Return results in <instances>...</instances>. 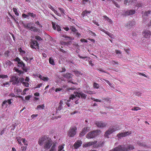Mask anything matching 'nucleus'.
I'll use <instances>...</instances> for the list:
<instances>
[{
  "label": "nucleus",
  "mask_w": 151,
  "mask_h": 151,
  "mask_svg": "<svg viewBox=\"0 0 151 151\" xmlns=\"http://www.w3.org/2000/svg\"><path fill=\"white\" fill-rule=\"evenodd\" d=\"M78 57L81 58L82 59H85L86 58V60H89L90 59V58L89 57H87V56H84V57H82L80 55H78Z\"/></svg>",
  "instance_id": "27"
},
{
  "label": "nucleus",
  "mask_w": 151,
  "mask_h": 151,
  "mask_svg": "<svg viewBox=\"0 0 151 151\" xmlns=\"http://www.w3.org/2000/svg\"><path fill=\"white\" fill-rule=\"evenodd\" d=\"M63 76L65 78L69 79L72 78V75L70 73H67L63 74Z\"/></svg>",
  "instance_id": "20"
},
{
  "label": "nucleus",
  "mask_w": 151,
  "mask_h": 151,
  "mask_svg": "<svg viewBox=\"0 0 151 151\" xmlns=\"http://www.w3.org/2000/svg\"><path fill=\"white\" fill-rule=\"evenodd\" d=\"M7 77H8V76L6 75H0V78H2V79L6 78Z\"/></svg>",
  "instance_id": "41"
},
{
  "label": "nucleus",
  "mask_w": 151,
  "mask_h": 151,
  "mask_svg": "<svg viewBox=\"0 0 151 151\" xmlns=\"http://www.w3.org/2000/svg\"><path fill=\"white\" fill-rule=\"evenodd\" d=\"M101 131L99 130H96L89 132L86 135L87 138L90 139L95 137L97 135H99Z\"/></svg>",
  "instance_id": "4"
},
{
  "label": "nucleus",
  "mask_w": 151,
  "mask_h": 151,
  "mask_svg": "<svg viewBox=\"0 0 151 151\" xmlns=\"http://www.w3.org/2000/svg\"><path fill=\"white\" fill-rule=\"evenodd\" d=\"M113 3L117 7H119V5L117 4L116 2L115 1H113Z\"/></svg>",
  "instance_id": "63"
},
{
  "label": "nucleus",
  "mask_w": 151,
  "mask_h": 151,
  "mask_svg": "<svg viewBox=\"0 0 151 151\" xmlns=\"http://www.w3.org/2000/svg\"><path fill=\"white\" fill-rule=\"evenodd\" d=\"M38 143L40 146H42L44 144V148L46 149L50 148L49 150L51 149L54 145H55V148L57 151V143H54L50 137H47V135H44L40 137L39 139Z\"/></svg>",
  "instance_id": "1"
},
{
  "label": "nucleus",
  "mask_w": 151,
  "mask_h": 151,
  "mask_svg": "<svg viewBox=\"0 0 151 151\" xmlns=\"http://www.w3.org/2000/svg\"><path fill=\"white\" fill-rule=\"evenodd\" d=\"M62 37L66 39H69V40L72 39H71L70 37L66 35H63Z\"/></svg>",
  "instance_id": "49"
},
{
  "label": "nucleus",
  "mask_w": 151,
  "mask_h": 151,
  "mask_svg": "<svg viewBox=\"0 0 151 151\" xmlns=\"http://www.w3.org/2000/svg\"><path fill=\"white\" fill-rule=\"evenodd\" d=\"M62 90V88H56L55 89V92H57L58 91H60Z\"/></svg>",
  "instance_id": "62"
},
{
  "label": "nucleus",
  "mask_w": 151,
  "mask_h": 151,
  "mask_svg": "<svg viewBox=\"0 0 151 151\" xmlns=\"http://www.w3.org/2000/svg\"><path fill=\"white\" fill-rule=\"evenodd\" d=\"M23 26L25 28H27L30 29L31 27V26L33 24L31 22H30L29 23L27 24H25L24 23H22Z\"/></svg>",
  "instance_id": "22"
},
{
  "label": "nucleus",
  "mask_w": 151,
  "mask_h": 151,
  "mask_svg": "<svg viewBox=\"0 0 151 151\" xmlns=\"http://www.w3.org/2000/svg\"><path fill=\"white\" fill-rule=\"evenodd\" d=\"M58 9L60 11V12H61L62 14H65V13L64 12V10L63 8H59Z\"/></svg>",
  "instance_id": "37"
},
{
  "label": "nucleus",
  "mask_w": 151,
  "mask_h": 151,
  "mask_svg": "<svg viewBox=\"0 0 151 151\" xmlns=\"http://www.w3.org/2000/svg\"><path fill=\"white\" fill-rule=\"evenodd\" d=\"M134 149V146L132 145H119L109 151H128Z\"/></svg>",
  "instance_id": "2"
},
{
  "label": "nucleus",
  "mask_w": 151,
  "mask_h": 151,
  "mask_svg": "<svg viewBox=\"0 0 151 151\" xmlns=\"http://www.w3.org/2000/svg\"><path fill=\"white\" fill-rule=\"evenodd\" d=\"M70 29L72 31L75 32H76L77 31L76 28L73 26H71L70 27Z\"/></svg>",
  "instance_id": "35"
},
{
  "label": "nucleus",
  "mask_w": 151,
  "mask_h": 151,
  "mask_svg": "<svg viewBox=\"0 0 151 151\" xmlns=\"http://www.w3.org/2000/svg\"><path fill=\"white\" fill-rule=\"evenodd\" d=\"M70 99H69L67 101L66 104L69 107L70 106V104H69V102L70 101Z\"/></svg>",
  "instance_id": "64"
},
{
  "label": "nucleus",
  "mask_w": 151,
  "mask_h": 151,
  "mask_svg": "<svg viewBox=\"0 0 151 151\" xmlns=\"http://www.w3.org/2000/svg\"><path fill=\"white\" fill-rule=\"evenodd\" d=\"M13 10L14 12V13L15 15H16L17 16H18L19 15V13H18L17 12V9L16 8H13Z\"/></svg>",
  "instance_id": "33"
},
{
  "label": "nucleus",
  "mask_w": 151,
  "mask_h": 151,
  "mask_svg": "<svg viewBox=\"0 0 151 151\" xmlns=\"http://www.w3.org/2000/svg\"><path fill=\"white\" fill-rule=\"evenodd\" d=\"M96 126L99 128L105 127L107 126V123L103 121H96L95 123Z\"/></svg>",
  "instance_id": "10"
},
{
  "label": "nucleus",
  "mask_w": 151,
  "mask_h": 151,
  "mask_svg": "<svg viewBox=\"0 0 151 151\" xmlns=\"http://www.w3.org/2000/svg\"><path fill=\"white\" fill-rule=\"evenodd\" d=\"M9 50H8L5 52L4 53V55L6 57H7L9 56Z\"/></svg>",
  "instance_id": "50"
},
{
  "label": "nucleus",
  "mask_w": 151,
  "mask_h": 151,
  "mask_svg": "<svg viewBox=\"0 0 151 151\" xmlns=\"http://www.w3.org/2000/svg\"><path fill=\"white\" fill-rule=\"evenodd\" d=\"M10 82H12L13 84L18 85L19 84V77L17 76H13L11 79Z\"/></svg>",
  "instance_id": "8"
},
{
  "label": "nucleus",
  "mask_w": 151,
  "mask_h": 151,
  "mask_svg": "<svg viewBox=\"0 0 151 151\" xmlns=\"http://www.w3.org/2000/svg\"><path fill=\"white\" fill-rule=\"evenodd\" d=\"M22 142L23 143L26 145H27V142L26 141L25 139H23L22 140Z\"/></svg>",
  "instance_id": "56"
},
{
  "label": "nucleus",
  "mask_w": 151,
  "mask_h": 151,
  "mask_svg": "<svg viewBox=\"0 0 151 151\" xmlns=\"http://www.w3.org/2000/svg\"><path fill=\"white\" fill-rule=\"evenodd\" d=\"M88 1V0H83L82 4H86Z\"/></svg>",
  "instance_id": "58"
},
{
  "label": "nucleus",
  "mask_w": 151,
  "mask_h": 151,
  "mask_svg": "<svg viewBox=\"0 0 151 151\" xmlns=\"http://www.w3.org/2000/svg\"><path fill=\"white\" fill-rule=\"evenodd\" d=\"M62 109V106L59 105L58 107L56 109V112L58 113Z\"/></svg>",
  "instance_id": "36"
},
{
  "label": "nucleus",
  "mask_w": 151,
  "mask_h": 151,
  "mask_svg": "<svg viewBox=\"0 0 151 151\" xmlns=\"http://www.w3.org/2000/svg\"><path fill=\"white\" fill-rule=\"evenodd\" d=\"M100 80L102 81L103 80L105 81L110 86H112V84L110 83L109 81L104 79L102 80V79H101Z\"/></svg>",
  "instance_id": "38"
},
{
  "label": "nucleus",
  "mask_w": 151,
  "mask_h": 151,
  "mask_svg": "<svg viewBox=\"0 0 151 151\" xmlns=\"http://www.w3.org/2000/svg\"><path fill=\"white\" fill-rule=\"evenodd\" d=\"M73 79H68V81L69 83H73L74 84H77V83H74L73 81Z\"/></svg>",
  "instance_id": "39"
},
{
  "label": "nucleus",
  "mask_w": 151,
  "mask_h": 151,
  "mask_svg": "<svg viewBox=\"0 0 151 151\" xmlns=\"http://www.w3.org/2000/svg\"><path fill=\"white\" fill-rule=\"evenodd\" d=\"M136 6L138 7H142V4L141 3H137Z\"/></svg>",
  "instance_id": "60"
},
{
  "label": "nucleus",
  "mask_w": 151,
  "mask_h": 151,
  "mask_svg": "<svg viewBox=\"0 0 151 151\" xmlns=\"http://www.w3.org/2000/svg\"><path fill=\"white\" fill-rule=\"evenodd\" d=\"M64 148V147L62 145H60L58 147V151L62 150Z\"/></svg>",
  "instance_id": "52"
},
{
  "label": "nucleus",
  "mask_w": 151,
  "mask_h": 151,
  "mask_svg": "<svg viewBox=\"0 0 151 151\" xmlns=\"http://www.w3.org/2000/svg\"><path fill=\"white\" fill-rule=\"evenodd\" d=\"M35 38L38 41H40L42 40L41 37L38 35H37L35 37Z\"/></svg>",
  "instance_id": "40"
},
{
  "label": "nucleus",
  "mask_w": 151,
  "mask_h": 151,
  "mask_svg": "<svg viewBox=\"0 0 151 151\" xmlns=\"http://www.w3.org/2000/svg\"><path fill=\"white\" fill-rule=\"evenodd\" d=\"M48 6V8L51 9V10H52V11H53L55 10L53 7L50 5H49Z\"/></svg>",
  "instance_id": "57"
},
{
  "label": "nucleus",
  "mask_w": 151,
  "mask_h": 151,
  "mask_svg": "<svg viewBox=\"0 0 151 151\" xmlns=\"http://www.w3.org/2000/svg\"><path fill=\"white\" fill-rule=\"evenodd\" d=\"M28 14L29 16L31 17L32 18H34L36 17V14H34L33 13L29 12L28 13Z\"/></svg>",
  "instance_id": "26"
},
{
  "label": "nucleus",
  "mask_w": 151,
  "mask_h": 151,
  "mask_svg": "<svg viewBox=\"0 0 151 151\" xmlns=\"http://www.w3.org/2000/svg\"><path fill=\"white\" fill-rule=\"evenodd\" d=\"M131 133L130 132H128L119 133L117 134V137L119 138H121L122 137H124L127 135H129Z\"/></svg>",
  "instance_id": "11"
},
{
  "label": "nucleus",
  "mask_w": 151,
  "mask_h": 151,
  "mask_svg": "<svg viewBox=\"0 0 151 151\" xmlns=\"http://www.w3.org/2000/svg\"><path fill=\"white\" fill-rule=\"evenodd\" d=\"M80 41L82 42H88V41L87 40H86L84 39H81L80 40Z\"/></svg>",
  "instance_id": "59"
},
{
  "label": "nucleus",
  "mask_w": 151,
  "mask_h": 151,
  "mask_svg": "<svg viewBox=\"0 0 151 151\" xmlns=\"http://www.w3.org/2000/svg\"><path fill=\"white\" fill-rule=\"evenodd\" d=\"M138 145L140 146H142L143 147H145L146 146L145 144H144L143 142H139L138 143Z\"/></svg>",
  "instance_id": "48"
},
{
  "label": "nucleus",
  "mask_w": 151,
  "mask_h": 151,
  "mask_svg": "<svg viewBox=\"0 0 151 151\" xmlns=\"http://www.w3.org/2000/svg\"><path fill=\"white\" fill-rule=\"evenodd\" d=\"M45 107V106L44 105V104H42V105H39L37 106V109H44V108Z\"/></svg>",
  "instance_id": "32"
},
{
  "label": "nucleus",
  "mask_w": 151,
  "mask_h": 151,
  "mask_svg": "<svg viewBox=\"0 0 151 151\" xmlns=\"http://www.w3.org/2000/svg\"><path fill=\"white\" fill-rule=\"evenodd\" d=\"M137 0H129V3L132 4L134 3Z\"/></svg>",
  "instance_id": "45"
},
{
  "label": "nucleus",
  "mask_w": 151,
  "mask_h": 151,
  "mask_svg": "<svg viewBox=\"0 0 151 151\" xmlns=\"http://www.w3.org/2000/svg\"><path fill=\"white\" fill-rule=\"evenodd\" d=\"M82 143L81 140H78L74 144L73 146L75 149L78 148L81 145Z\"/></svg>",
  "instance_id": "13"
},
{
  "label": "nucleus",
  "mask_w": 151,
  "mask_h": 151,
  "mask_svg": "<svg viewBox=\"0 0 151 151\" xmlns=\"http://www.w3.org/2000/svg\"><path fill=\"white\" fill-rule=\"evenodd\" d=\"M106 20L109 24H112V20L109 18Z\"/></svg>",
  "instance_id": "54"
},
{
  "label": "nucleus",
  "mask_w": 151,
  "mask_h": 151,
  "mask_svg": "<svg viewBox=\"0 0 151 151\" xmlns=\"http://www.w3.org/2000/svg\"><path fill=\"white\" fill-rule=\"evenodd\" d=\"M49 62L50 64L52 65H54L55 64L54 60L52 58L50 57L49 58Z\"/></svg>",
  "instance_id": "25"
},
{
  "label": "nucleus",
  "mask_w": 151,
  "mask_h": 151,
  "mask_svg": "<svg viewBox=\"0 0 151 151\" xmlns=\"http://www.w3.org/2000/svg\"><path fill=\"white\" fill-rule=\"evenodd\" d=\"M103 32H104L105 33L108 35L109 36H110V35H111V34L108 31H106L105 30H103L102 31Z\"/></svg>",
  "instance_id": "53"
},
{
  "label": "nucleus",
  "mask_w": 151,
  "mask_h": 151,
  "mask_svg": "<svg viewBox=\"0 0 151 151\" xmlns=\"http://www.w3.org/2000/svg\"><path fill=\"white\" fill-rule=\"evenodd\" d=\"M55 145H54L52 147L51 149L49 150V151H56V150L55 148Z\"/></svg>",
  "instance_id": "47"
},
{
  "label": "nucleus",
  "mask_w": 151,
  "mask_h": 151,
  "mask_svg": "<svg viewBox=\"0 0 151 151\" xmlns=\"http://www.w3.org/2000/svg\"><path fill=\"white\" fill-rule=\"evenodd\" d=\"M31 31L34 32H37L38 31V29L35 27H31L30 29H29Z\"/></svg>",
  "instance_id": "31"
},
{
  "label": "nucleus",
  "mask_w": 151,
  "mask_h": 151,
  "mask_svg": "<svg viewBox=\"0 0 151 151\" xmlns=\"http://www.w3.org/2000/svg\"><path fill=\"white\" fill-rule=\"evenodd\" d=\"M135 11L134 10H128L125 12L126 15H132L134 14Z\"/></svg>",
  "instance_id": "18"
},
{
  "label": "nucleus",
  "mask_w": 151,
  "mask_h": 151,
  "mask_svg": "<svg viewBox=\"0 0 151 151\" xmlns=\"http://www.w3.org/2000/svg\"><path fill=\"white\" fill-rule=\"evenodd\" d=\"M120 129L119 127L118 126H113L112 127L109 128L108 130L106 132L104 136L105 137H106L108 138L109 137H108L109 135L115 131Z\"/></svg>",
  "instance_id": "3"
},
{
  "label": "nucleus",
  "mask_w": 151,
  "mask_h": 151,
  "mask_svg": "<svg viewBox=\"0 0 151 151\" xmlns=\"http://www.w3.org/2000/svg\"><path fill=\"white\" fill-rule=\"evenodd\" d=\"M19 84L20 83V82L21 83H22L24 82V79L23 78L21 77L20 78H19Z\"/></svg>",
  "instance_id": "43"
},
{
  "label": "nucleus",
  "mask_w": 151,
  "mask_h": 151,
  "mask_svg": "<svg viewBox=\"0 0 151 151\" xmlns=\"http://www.w3.org/2000/svg\"><path fill=\"white\" fill-rule=\"evenodd\" d=\"M97 141H94V142H90L83 145V147H87L93 145H94L97 143Z\"/></svg>",
  "instance_id": "15"
},
{
  "label": "nucleus",
  "mask_w": 151,
  "mask_h": 151,
  "mask_svg": "<svg viewBox=\"0 0 151 151\" xmlns=\"http://www.w3.org/2000/svg\"><path fill=\"white\" fill-rule=\"evenodd\" d=\"M22 17L24 18H27V17H29L28 15H26L25 14H23L22 15Z\"/></svg>",
  "instance_id": "55"
},
{
  "label": "nucleus",
  "mask_w": 151,
  "mask_h": 151,
  "mask_svg": "<svg viewBox=\"0 0 151 151\" xmlns=\"http://www.w3.org/2000/svg\"><path fill=\"white\" fill-rule=\"evenodd\" d=\"M151 11L150 10H148L146 12H145V13H144V14L143 15V16H148L150 14Z\"/></svg>",
  "instance_id": "28"
},
{
  "label": "nucleus",
  "mask_w": 151,
  "mask_h": 151,
  "mask_svg": "<svg viewBox=\"0 0 151 151\" xmlns=\"http://www.w3.org/2000/svg\"><path fill=\"white\" fill-rule=\"evenodd\" d=\"M142 35L144 38H149L151 35V32L148 30H144L142 32Z\"/></svg>",
  "instance_id": "7"
},
{
  "label": "nucleus",
  "mask_w": 151,
  "mask_h": 151,
  "mask_svg": "<svg viewBox=\"0 0 151 151\" xmlns=\"http://www.w3.org/2000/svg\"><path fill=\"white\" fill-rule=\"evenodd\" d=\"M91 13V11H90L85 10L83 11L81 14V15L83 18L84 19L85 17L87 16L88 14H90Z\"/></svg>",
  "instance_id": "21"
},
{
  "label": "nucleus",
  "mask_w": 151,
  "mask_h": 151,
  "mask_svg": "<svg viewBox=\"0 0 151 151\" xmlns=\"http://www.w3.org/2000/svg\"><path fill=\"white\" fill-rule=\"evenodd\" d=\"M52 28L54 29L55 30L56 29L57 31L58 32L61 31V29L59 25H57L55 26V23L53 22H52Z\"/></svg>",
  "instance_id": "14"
},
{
  "label": "nucleus",
  "mask_w": 151,
  "mask_h": 151,
  "mask_svg": "<svg viewBox=\"0 0 151 151\" xmlns=\"http://www.w3.org/2000/svg\"><path fill=\"white\" fill-rule=\"evenodd\" d=\"M53 11L54 12L55 14H56L58 16L60 17L61 16V14L60 13H59L57 10L55 9Z\"/></svg>",
  "instance_id": "44"
},
{
  "label": "nucleus",
  "mask_w": 151,
  "mask_h": 151,
  "mask_svg": "<svg viewBox=\"0 0 151 151\" xmlns=\"http://www.w3.org/2000/svg\"><path fill=\"white\" fill-rule=\"evenodd\" d=\"M140 109H141V108L140 107H137V106H135L134 107V108H132V111H137L138 110H140Z\"/></svg>",
  "instance_id": "34"
},
{
  "label": "nucleus",
  "mask_w": 151,
  "mask_h": 151,
  "mask_svg": "<svg viewBox=\"0 0 151 151\" xmlns=\"http://www.w3.org/2000/svg\"><path fill=\"white\" fill-rule=\"evenodd\" d=\"M22 84L24 86H25L26 87H28L29 86V83L28 82H23L22 83Z\"/></svg>",
  "instance_id": "42"
},
{
  "label": "nucleus",
  "mask_w": 151,
  "mask_h": 151,
  "mask_svg": "<svg viewBox=\"0 0 151 151\" xmlns=\"http://www.w3.org/2000/svg\"><path fill=\"white\" fill-rule=\"evenodd\" d=\"M75 94H72L70 96L69 99H70H70H74L76 97H77V96H76V92L75 93Z\"/></svg>",
  "instance_id": "30"
},
{
  "label": "nucleus",
  "mask_w": 151,
  "mask_h": 151,
  "mask_svg": "<svg viewBox=\"0 0 151 151\" xmlns=\"http://www.w3.org/2000/svg\"><path fill=\"white\" fill-rule=\"evenodd\" d=\"M77 128L75 126L71 127L68 131V134L70 137H73L76 134Z\"/></svg>",
  "instance_id": "6"
},
{
  "label": "nucleus",
  "mask_w": 151,
  "mask_h": 151,
  "mask_svg": "<svg viewBox=\"0 0 151 151\" xmlns=\"http://www.w3.org/2000/svg\"><path fill=\"white\" fill-rule=\"evenodd\" d=\"M15 61L17 62V65L18 67L21 68L23 70L26 72L27 71V69L25 66V64L19 58L17 57L15 59Z\"/></svg>",
  "instance_id": "5"
},
{
  "label": "nucleus",
  "mask_w": 151,
  "mask_h": 151,
  "mask_svg": "<svg viewBox=\"0 0 151 151\" xmlns=\"http://www.w3.org/2000/svg\"><path fill=\"white\" fill-rule=\"evenodd\" d=\"M30 46L32 48H35V49L38 48V49L39 44L37 41L32 40Z\"/></svg>",
  "instance_id": "9"
},
{
  "label": "nucleus",
  "mask_w": 151,
  "mask_h": 151,
  "mask_svg": "<svg viewBox=\"0 0 151 151\" xmlns=\"http://www.w3.org/2000/svg\"><path fill=\"white\" fill-rule=\"evenodd\" d=\"M27 147V146H23L22 147H21V151H26Z\"/></svg>",
  "instance_id": "46"
},
{
  "label": "nucleus",
  "mask_w": 151,
  "mask_h": 151,
  "mask_svg": "<svg viewBox=\"0 0 151 151\" xmlns=\"http://www.w3.org/2000/svg\"><path fill=\"white\" fill-rule=\"evenodd\" d=\"M14 70L15 71H16V72H17V73H19V76H21V74H22L23 73V72L21 70H19L17 68L15 67L14 68Z\"/></svg>",
  "instance_id": "23"
},
{
  "label": "nucleus",
  "mask_w": 151,
  "mask_h": 151,
  "mask_svg": "<svg viewBox=\"0 0 151 151\" xmlns=\"http://www.w3.org/2000/svg\"><path fill=\"white\" fill-rule=\"evenodd\" d=\"M49 80V78L47 77H43L42 78V79L44 81H48Z\"/></svg>",
  "instance_id": "51"
},
{
  "label": "nucleus",
  "mask_w": 151,
  "mask_h": 151,
  "mask_svg": "<svg viewBox=\"0 0 151 151\" xmlns=\"http://www.w3.org/2000/svg\"><path fill=\"white\" fill-rule=\"evenodd\" d=\"M135 24V22L133 21H129L125 25V27L127 28H130L132 26L134 25Z\"/></svg>",
  "instance_id": "19"
},
{
  "label": "nucleus",
  "mask_w": 151,
  "mask_h": 151,
  "mask_svg": "<svg viewBox=\"0 0 151 151\" xmlns=\"http://www.w3.org/2000/svg\"><path fill=\"white\" fill-rule=\"evenodd\" d=\"M90 129V127H88L84 128L82 129V132L80 133V136L81 137L83 136L86 134V132L89 130Z\"/></svg>",
  "instance_id": "12"
},
{
  "label": "nucleus",
  "mask_w": 151,
  "mask_h": 151,
  "mask_svg": "<svg viewBox=\"0 0 151 151\" xmlns=\"http://www.w3.org/2000/svg\"><path fill=\"white\" fill-rule=\"evenodd\" d=\"M35 24H37V25H38L40 27H42V25H40V22L39 21H37L35 22Z\"/></svg>",
  "instance_id": "61"
},
{
  "label": "nucleus",
  "mask_w": 151,
  "mask_h": 151,
  "mask_svg": "<svg viewBox=\"0 0 151 151\" xmlns=\"http://www.w3.org/2000/svg\"><path fill=\"white\" fill-rule=\"evenodd\" d=\"M16 139L18 141L19 144L21 146L22 145V143L21 141L23 139V138H21V137H18L16 138Z\"/></svg>",
  "instance_id": "24"
},
{
  "label": "nucleus",
  "mask_w": 151,
  "mask_h": 151,
  "mask_svg": "<svg viewBox=\"0 0 151 151\" xmlns=\"http://www.w3.org/2000/svg\"><path fill=\"white\" fill-rule=\"evenodd\" d=\"M9 104V99H8L7 100H5L4 101L2 104V106L4 108H5L7 107L8 105L7 104Z\"/></svg>",
  "instance_id": "17"
},
{
  "label": "nucleus",
  "mask_w": 151,
  "mask_h": 151,
  "mask_svg": "<svg viewBox=\"0 0 151 151\" xmlns=\"http://www.w3.org/2000/svg\"><path fill=\"white\" fill-rule=\"evenodd\" d=\"M93 87L95 88L98 89L99 88V85L98 84L96 83H94L93 84Z\"/></svg>",
  "instance_id": "29"
},
{
  "label": "nucleus",
  "mask_w": 151,
  "mask_h": 151,
  "mask_svg": "<svg viewBox=\"0 0 151 151\" xmlns=\"http://www.w3.org/2000/svg\"><path fill=\"white\" fill-rule=\"evenodd\" d=\"M76 96H77L78 98H80L81 96V98L85 99H86L87 95L82 92L78 93L77 92Z\"/></svg>",
  "instance_id": "16"
}]
</instances>
